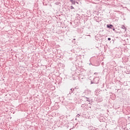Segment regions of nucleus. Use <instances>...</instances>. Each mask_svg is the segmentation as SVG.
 Returning a JSON list of instances; mask_svg holds the SVG:
<instances>
[{"label":"nucleus","instance_id":"obj_1","mask_svg":"<svg viewBox=\"0 0 130 130\" xmlns=\"http://www.w3.org/2000/svg\"><path fill=\"white\" fill-rule=\"evenodd\" d=\"M78 89H79V88H77V87H75L74 88H71L70 94H73V92H78V90H78Z\"/></svg>","mask_w":130,"mask_h":130},{"label":"nucleus","instance_id":"obj_2","mask_svg":"<svg viewBox=\"0 0 130 130\" xmlns=\"http://www.w3.org/2000/svg\"><path fill=\"white\" fill-rule=\"evenodd\" d=\"M107 27L109 29H112V28H113V25L112 24H107Z\"/></svg>","mask_w":130,"mask_h":130},{"label":"nucleus","instance_id":"obj_3","mask_svg":"<svg viewBox=\"0 0 130 130\" xmlns=\"http://www.w3.org/2000/svg\"><path fill=\"white\" fill-rule=\"evenodd\" d=\"M70 1L72 3V5H75V4H76V2L74 0H70Z\"/></svg>","mask_w":130,"mask_h":130},{"label":"nucleus","instance_id":"obj_4","mask_svg":"<svg viewBox=\"0 0 130 130\" xmlns=\"http://www.w3.org/2000/svg\"><path fill=\"white\" fill-rule=\"evenodd\" d=\"M122 29H124V30H125V29H126L125 26H124V25H122Z\"/></svg>","mask_w":130,"mask_h":130},{"label":"nucleus","instance_id":"obj_5","mask_svg":"<svg viewBox=\"0 0 130 130\" xmlns=\"http://www.w3.org/2000/svg\"><path fill=\"white\" fill-rule=\"evenodd\" d=\"M70 9H71V10H73V9H74V7H73V6H72L70 7Z\"/></svg>","mask_w":130,"mask_h":130},{"label":"nucleus","instance_id":"obj_6","mask_svg":"<svg viewBox=\"0 0 130 130\" xmlns=\"http://www.w3.org/2000/svg\"><path fill=\"white\" fill-rule=\"evenodd\" d=\"M80 115H80V114H78L77 115L76 117H80Z\"/></svg>","mask_w":130,"mask_h":130},{"label":"nucleus","instance_id":"obj_7","mask_svg":"<svg viewBox=\"0 0 130 130\" xmlns=\"http://www.w3.org/2000/svg\"><path fill=\"white\" fill-rule=\"evenodd\" d=\"M113 31H115V28H114V26H113V28H112Z\"/></svg>","mask_w":130,"mask_h":130},{"label":"nucleus","instance_id":"obj_8","mask_svg":"<svg viewBox=\"0 0 130 130\" xmlns=\"http://www.w3.org/2000/svg\"><path fill=\"white\" fill-rule=\"evenodd\" d=\"M108 40L109 41H110V40H111V38H108Z\"/></svg>","mask_w":130,"mask_h":130},{"label":"nucleus","instance_id":"obj_9","mask_svg":"<svg viewBox=\"0 0 130 130\" xmlns=\"http://www.w3.org/2000/svg\"><path fill=\"white\" fill-rule=\"evenodd\" d=\"M86 101H87L88 102H90V100H86Z\"/></svg>","mask_w":130,"mask_h":130},{"label":"nucleus","instance_id":"obj_10","mask_svg":"<svg viewBox=\"0 0 130 130\" xmlns=\"http://www.w3.org/2000/svg\"><path fill=\"white\" fill-rule=\"evenodd\" d=\"M91 84H94V82L93 81H91Z\"/></svg>","mask_w":130,"mask_h":130},{"label":"nucleus","instance_id":"obj_11","mask_svg":"<svg viewBox=\"0 0 130 130\" xmlns=\"http://www.w3.org/2000/svg\"><path fill=\"white\" fill-rule=\"evenodd\" d=\"M83 106H84V104H82V105H81V107H83Z\"/></svg>","mask_w":130,"mask_h":130},{"label":"nucleus","instance_id":"obj_12","mask_svg":"<svg viewBox=\"0 0 130 130\" xmlns=\"http://www.w3.org/2000/svg\"><path fill=\"white\" fill-rule=\"evenodd\" d=\"M97 73H94V75H97Z\"/></svg>","mask_w":130,"mask_h":130},{"label":"nucleus","instance_id":"obj_13","mask_svg":"<svg viewBox=\"0 0 130 130\" xmlns=\"http://www.w3.org/2000/svg\"><path fill=\"white\" fill-rule=\"evenodd\" d=\"M74 40H76V39H74Z\"/></svg>","mask_w":130,"mask_h":130},{"label":"nucleus","instance_id":"obj_14","mask_svg":"<svg viewBox=\"0 0 130 130\" xmlns=\"http://www.w3.org/2000/svg\"><path fill=\"white\" fill-rule=\"evenodd\" d=\"M90 64H92V63H89V65H90Z\"/></svg>","mask_w":130,"mask_h":130},{"label":"nucleus","instance_id":"obj_15","mask_svg":"<svg viewBox=\"0 0 130 130\" xmlns=\"http://www.w3.org/2000/svg\"><path fill=\"white\" fill-rule=\"evenodd\" d=\"M87 98V99H89V98Z\"/></svg>","mask_w":130,"mask_h":130},{"label":"nucleus","instance_id":"obj_16","mask_svg":"<svg viewBox=\"0 0 130 130\" xmlns=\"http://www.w3.org/2000/svg\"><path fill=\"white\" fill-rule=\"evenodd\" d=\"M75 119H76V120H77V118H76Z\"/></svg>","mask_w":130,"mask_h":130}]
</instances>
